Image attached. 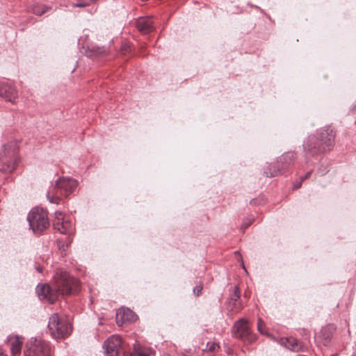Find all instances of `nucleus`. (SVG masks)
<instances>
[{
	"instance_id": "obj_1",
	"label": "nucleus",
	"mask_w": 356,
	"mask_h": 356,
	"mask_svg": "<svg viewBox=\"0 0 356 356\" xmlns=\"http://www.w3.org/2000/svg\"><path fill=\"white\" fill-rule=\"evenodd\" d=\"M334 130L326 126L318 130L316 137L310 136L307 138L303 145L304 150L312 154L330 151L334 145Z\"/></svg>"
},
{
	"instance_id": "obj_2",
	"label": "nucleus",
	"mask_w": 356,
	"mask_h": 356,
	"mask_svg": "<svg viewBox=\"0 0 356 356\" xmlns=\"http://www.w3.org/2000/svg\"><path fill=\"white\" fill-rule=\"evenodd\" d=\"M51 285L58 295H70L79 291V282L67 271L63 269H56L52 279Z\"/></svg>"
},
{
	"instance_id": "obj_3",
	"label": "nucleus",
	"mask_w": 356,
	"mask_h": 356,
	"mask_svg": "<svg viewBox=\"0 0 356 356\" xmlns=\"http://www.w3.org/2000/svg\"><path fill=\"white\" fill-rule=\"evenodd\" d=\"M76 180L70 177H60L56 181L55 186L51 188L47 197L51 203L59 204L60 195L68 197L77 187Z\"/></svg>"
},
{
	"instance_id": "obj_4",
	"label": "nucleus",
	"mask_w": 356,
	"mask_h": 356,
	"mask_svg": "<svg viewBox=\"0 0 356 356\" xmlns=\"http://www.w3.org/2000/svg\"><path fill=\"white\" fill-rule=\"evenodd\" d=\"M18 145L16 140L4 145L0 152V171L12 172L17 163L16 151Z\"/></svg>"
},
{
	"instance_id": "obj_5",
	"label": "nucleus",
	"mask_w": 356,
	"mask_h": 356,
	"mask_svg": "<svg viewBox=\"0 0 356 356\" xmlns=\"http://www.w3.org/2000/svg\"><path fill=\"white\" fill-rule=\"evenodd\" d=\"M47 327L50 334L56 339L68 336L72 330L70 322L63 317L59 316L56 313L49 317Z\"/></svg>"
},
{
	"instance_id": "obj_6",
	"label": "nucleus",
	"mask_w": 356,
	"mask_h": 356,
	"mask_svg": "<svg viewBox=\"0 0 356 356\" xmlns=\"http://www.w3.org/2000/svg\"><path fill=\"white\" fill-rule=\"evenodd\" d=\"M30 227L35 234H39L46 229L49 225L47 214L40 208L33 209L27 217Z\"/></svg>"
},
{
	"instance_id": "obj_7",
	"label": "nucleus",
	"mask_w": 356,
	"mask_h": 356,
	"mask_svg": "<svg viewBox=\"0 0 356 356\" xmlns=\"http://www.w3.org/2000/svg\"><path fill=\"white\" fill-rule=\"evenodd\" d=\"M24 354L26 356H50V347L49 343L43 340L31 339Z\"/></svg>"
},
{
	"instance_id": "obj_8",
	"label": "nucleus",
	"mask_w": 356,
	"mask_h": 356,
	"mask_svg": "<svg viewBox=\"0 0 356 356\" xmlns=\"http://www.w3.org/2000/svg\"><path fill=\"white\" fill-rule=\"evenodd\" d=\"M232 334L234 337L241 339L243 341L251 343L254 340L248 325V321L245 318H240L232 327Z\"/></svg>"
},
{
	"instance_id": "obj_9",
	"label": "nucleus",
	"mask_w": 356,
	"mask_h": 356,
	"mask_svg": "<svg viewBox=\"0 0 356 356\" xmlns=\"http://www.w3.org/2000/svg\"><path fill=\"white\" fill-rule=\"evenodd\" d=\"M121 343L122 339L118 335H112L108 338L103 346L106 356H119Z\"/></svg>"
},
{
	"instance_id": "obj_10",
	"label": "nucleus",
	"mask_w": 356,
	"mask_h": 356,
	"mask_svg": "<svg viewBox=\"0 0 356 356\" xmlns=\"http://www.w3.org/2000/svg\"><path fill=\"white\" fill-rule=\"evenodd\" d=\"M334 330V327L330 325L323 327L315 334L316 342L319 346H327L332 339Z\"/></svg>"
},
{
	"instance_id": "obj_11",
	"label": "nucleus",
	"mask_w": 356,
	"mask_h": 356,
	"mask_svg": "<svg viewBox=\"0 0 356 356\" xmlns=\"http://www.w3.org/2000/svg\"><path fill=\"white\" fill-rule=\"evenodd\" d=\"M0 97L13 104L16 103L18 94L16 89L7 83H0Z\"/></svg>"
},
{
	"instance_id": "obj_12",
	"label": "nucleus",
	"mask_w": 356,
	"mask_h": 356,
	"mask_svg": "<svg viewBox=\"0 0 356 356\" xmlns=\"http://www.w3.org/2000/svg\"><path fill=\"white\" fill-rule=\"evenodd\" d=\"M36 292L40 299H46L52 303L58 298L54 287L51 288L49 284L38 285L36 288Z\"/></svg>"
},
{
	"instance_id": "obj_13",
	"label": "nucleus",
	"mask_w": 356,
	"mask_h": 356,
	"mask_svg": "<svg viewBox=\"0 0 356 356\" xmlns=\"http://www.w3.org/2000/svg\"><path fill=\"white\" fill-rule=\"evenodd\" d=\"M137 29L143 34H147L154 30V21L152 17H140L136 21Z\"/></svg>"
},
{
	"instance_id": "obj_14",
	"label": "nucleus",
	"mask_w": 356,
	"mask_h": 356,
	"mask_svg": "<svg viewBox=\"0 0 356 356\" xmlns=\"http://www.w3.org/2000/svg\"><path fill=\"white\" fill-rule=\"evenodd\" d=\"M116 319L118 324H122L126 322H133L136 321V314L129 308H120L116 313Z\"/></svg>"
},
{
	"instance_id": "obj_15",
	"label": "nucleus",
	"mask_w": 356,
	"mask_h": 356,
	"mask_svg": "<svg viewBox=\"0 0 356 356\" xmlns=\"http://www.w3.org/2000/svg\"><path fill=\"white\" fill-rule=\"evenodd\" d=\"M8 343L13 355L20 353L23 343L22 338L17 336H10L8 338Z\"/></svg>"
},
{
	"instance_id": "obj_16",
	"label": "nucleus",
	"mask_w": 356,
	"mask_h": 356,
	"mask_svg": "<svg viewBox=\"0 0 356 356\" xmlns=\"http://www.w3.org/2000/svg\"><path fill=\"white\" fill-rule=\"evenodd\" d=\"M54 229L58 231L61 234H67L72 229V222L68 220H63L61 221H54Z\"/></svg>"
},
{
	"instance_id": "obj_17",
	"label": "nucleus",
	"mask_w": 356,
	"mask_h": 356,
	"mask_svg": "<svg viewBox=\"0 0 356 356\" xmlns=\"http://www.w3.org/2000/svg\"><path fill=\"white\" fill-rule=\"evenodd\" d=\"M281 344L294 352H298L300 350V346L298 341L292 337L282 339Z\"/></svg>"
},
{
	"instance_id": "obj_18",
	"label": "nucleus",
	"mask_w": 356,
	"mask_h": 356,
	"mask_svg": "<svg viewBox=\"0 0 356 356\" xmlns=\"http://www.w3.org/2000/svg\"><path fill=\"white\" fill-rule=\"evenodd\" d=\"M47 10L48 8L46 6L39 3H35L31 7L33 13L40 16L46 13Z\"/></svg>"
},
{
	"instance_id": "obj_19",
	"label": "nucleus",
	"mask_w": 356,
	"mask_h": 356,
	"mask_svg": "<svg viewBox=\"0 0 356 356\" xmlns=\"http://www.w3.org/2000/svg\"><path fill=\"white\" fill-rule=\"evenodd\" d=\"M240 298V291L239 289L237 286L234 287V293L231 298V301L233 304V308H236L237 310H240L241 309V306L238 305L237 306L236 302Z\"/></svg>"
},
{
	"instance_id": "obj_20",
	"label": "nucleus",
	"mask_w": 356,
	"mask_h": 356,
	"mask_svg": "<svg viewBox=\"0 0 356 356\" xmlns=\"http://www.w3.org/2000/svg\"><path fill=\"white\" fill-rule=\"evenodd\" d=\"M130 356H149V351L143 348H136Z\"/></svg>"
},
{
	"instance_id": "obj_21",
	"label": "nucleus",
	"mask_w": 356,
	"mask_h": 356,
	"mask_svg": "<svg viewBox=\"0 0 356 356\" xmlns=\"http://www.w3.org/2000/svg\"><path fill=\"white\" fill-rule=\"evenodd\" d=\"M257 330L261 334H267L265 323L261 318L257 319Z\"/></svg>"
},
{
	"instance_id": "obj_22",
	"label": "nucleus",
	"mask_w": 356,
	"mask_h": 356,
	"mask_svg": "<svg viewBox=\"0 0 356 356\" xmlns=\"http://www.w3.org/2000/svg\"><path fill=\"white\" fill-rule=\"evenodd\" d=\"M219 348V345L215 342H208L207 345V349L209 351H215Z\"/></svg>"
},
{
	"instance_id": "obj_23",
	"label": "nucleus",
	"mask_w": 356,
	"mask_h": 356,
	"mask_svg": "<svg viewBox=\"0 0 356 356\" xmlns=\"http://www.w3.org/2000/svg\"><path fill=\"white\" fill-rule=\"evenodd\" d=\"M64 214L61 211L55 212V219L54 221H61L64 220Z\"/></svg>"
},
{
	"instance_id": "obj_24",
	"label": "nucleus",
	"mask_w": 356,
	"mask_h": 356,
	"mask_svg": "<svg viewBox=\"0 0 356 356\" xmlns=\"http://www.w3.org/2000/svg\"><path fill=\"white\" fill-rule=\"evenodd\" d=\"M202 285L196 286L193 289V292L197 296H199L202 293Z\"/></svg>"
},
{
	"instance_id": "obj_25",
	"label": "nucleus",
	"mask_w": 356,
	"mask_h": 356,
	"mask_svg": "<svg viewBox=\"0 0 356 356\" xmlns=\"http://www.w3.org/2000/svg\"><path fill=\"white\" fill-rule=\"evenodd\" d=\"M264 173L266 175L267 177H275L280 174V170H275L273 172L265 171Z\"/></svg>"
},
{
	"instance_id": "obj_26",
	"label": "nucleus",
	"mask_w": 356,
	"mask_h": 356,
	"mask_svg": "<svg viewBox=\"0 0 356 356\" xmlns=\"http://www.w3.org/2000/svg\"><path fill=\"white\" fill-rule=\"evenodd\" d=\"M90 3V1L89 2H80V3L73 4V6L74 7L83 8V7H86V6H89Z\"/></svg>"
},
{
	"instance_id": "obj_27",
	"label": "nucleus",
	"mask_w": 356,
	"mask_h": 356,
	"mask_svg": "<svg viewBox=\"0 0 356 356\" xmlns=\"http://www.w3.org/2000/svg\"><path fill=\"white\" fill-rule=\"evenodd\" d=\"M57 243H58V247L60 250H62L63 251H65V245L63 243V241L60 240V239H58V241H57Z\"/></svg>"
},
{
	"instance_id": "obj_28",
	"label": "nucleus",
	"mask_w": 356,
	"mask_h": 356,
	"mask_svg": "<svg viewBox=\"0 0 356 356\" xmlns=\"http://www.w3.org/2000/svg\"><path fill=\"white\" fill-rule=\"evenodd\" d=\"M285 158H289L291 161H293L295 158L293 153H289L285 156Z\"/></svg>"
},
{
	"instance_id": "obj_29",
	"label": "nucleus",
	"mask_w": 356,
	"mask_h": 356,
	"mask_svg": "<svg viewBox=\"0 0 356 356\" xmlns=\"http://www.w3.org/2000/svg\"><path fill=\"white\" fill-rule=\"evenodd\" d=\"M311 175V172H307L303 177H301V181L307 179Z\"/></svg>"
},
{
	"instance_id": "obj_30",
	"label": "nucleus",
	"mask_w": 356,
	"mask_h": 356,
	"mask_svg": "<svg viewBox=\"0 0 356 356\" xmlns=\"http://www.w3.org/2000/svg\"><path fill=\"white\" fill-rule=\"evenodd\" d=\"M0 356H7L6 354L4 353V352L2 350V349L0 348Z\"/></svg>"
},
{
	"instance_id": "obj_31",
	"label": "nucleus",
	"mask_w": 356,
	"mask_h": 356,
	"mask_svg": "<svg viewBox=\"0 0 356 356\" xmlns=\"http://www.w3.org/2000/svg\"><path fill=\"white\" fill-rule=\"evenodd\" d=\"M36 269H37V270H38V272H40V273H41V272H42V267H40V266L37 267V268H36Z\"/></svg>"
},
{
	"instance_id": "obj_32",
	"label": "nucleus",
	"mask_w": 356,
	"mask_h": 356,
	"mask_svg": "<svg viewBox=\"0 0 356 356\" xmlns=\"http://www.w3.org/2000/svg\"><path fill=\"white\" fill-rule=\"evenodd\" d=\"M252 222L251 220H248V223L246 224V227H248L249 225H250Z\"/></svg>"
},
{
	"instance_id": "obj_33",
	"label": "nucleus",
	"mask_w": 356,
	"mask_h": 356,
	"mask_svg": "<svg viewBox=\"0 0 356 356\" xmlns=\"http://www.w3.org/2000/svg\"><path fill=\"white\" fill-rule=\"evenodd\" d=\"M301 184H298V185L295 186L296 188H298L300 186Z\"/></svg>"
},
{
	"instance_id": "obj_34",
	"label": "nucleus",
	"mask_w": 356,
	"mask_h": 356,
	"mask_svg": "<svg viewBox=\"0 0 356 356\" xmlns=\"http://www.w3.org/2000/svg\"><path fill=\"white\" fill-rule=\"evenodd\" d=\"M71 243V241L69 238H67V243ZM68 245V244H67V246Z\"/></svg>"
},
{
	"instance_id": "obj_35",
	"label": "nucleus",
	"mask_w": 356,
	"mask_h": 356,
	"mask_svg": "<svg viewBox=\"0 0 356 356\" xmlns=\"http://www.w3.org/2000/svg\"><path fill=\"white\" fill-rule=\"evenodd\" d=\"M247 223H248V221L244 222V224L246 225Z\"/></svg>"
},
{
	"instance_id": "obj_36",
	"label": "nucleus",
	"mask_w": 356,
	"mask_h": 356,
	"mask_svg": "<svg viewBox=\"0 0 356 356\" xmlns=\"http://www.w3.org/2000/svg\"><path fill=\"white\" fill-rule=\"evenodd\" d=\"M163 356H170V355H164Z\"/></svg>"
}]
</instances>
